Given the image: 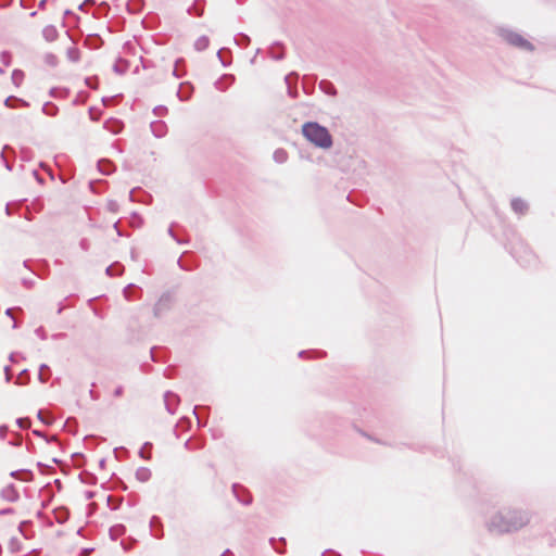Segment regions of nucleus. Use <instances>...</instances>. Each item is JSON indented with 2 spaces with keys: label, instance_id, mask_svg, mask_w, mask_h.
I'll use <instances>...</instances> for the list:
<instances>
[{
  "label": "nucleus",
  "instance_id": "obj_1",
  "mask_svg": "<svg viewBox=\"0 0 556 556\" xmlns=\"http://www.w3.org/2000/svg\"><path fill=\"white\" fill-rule=\"evenodd\" d=\"M529 521L530 516L527 511L508 509L494 516L491 527L498 532H509L525 527Z\"/></svg>",
  "mask_w": 556,
  "mask_h": 556
},
{
  "label": "nucleus",
  "instance_id": "obj_2",
  "mask_svg": "<svg viewBox=\"0 0 556 556\" xmlns=\"http://www.w3.org/2000/svg\"><path fill=\"white\" fill-rule=\"evenodd\" d=\"M302 132L309 142L319 148L328 149L332 144V138L328 129L317 123H306Z\"/></svg>",
  "mask_w": 556,
  "mask_h": 556
},
{
  "label": "nucleus",
  "instance_id": "obj_3",
  "mask_svg": "<svg viewBox=\"0 0 556 556\" xmlns=\"http://www.w3.org/2000/svg\"><path fill=\"white\" fill-rule=\"evenodd\" d=\"M508 41H509V43H511L516 47H520L523 49H532L531 43L529 41H527L526 39H523L520 35H517V34L509 35Z\"/></svg>",
  "mask_w": 556,
  "mask_h": 556
},
{
  "label": "nucleus",
  "instance_id": "obj_4",
  "mask_svg": "<svg viewBox=\"0 0 556 556\" xmlns=\"http://www.w3.org/2000/svg\"><path fill=\"white\" fill-rule=\"evenodd\" d=\"M123 394H124V388H123V386H119V384H114L111 388V390L109 391V395L113 400H117V399L122 397Z\"/></svg>",
  "mask_w": 556,
  "mask_h": 556
},
{
  "label": "nucleus",
  "instance_id": "obj_5",
  "mask_svg": "<svg viewBox=\"0 0 556 556\" xmlns=\"http://www.w3.org/2000/svg\"><path fill=\"white\" fill-rule=\"evenodd\" d=\"M513 207L516 212L522 213L526 208V204L521 200H514Z\"/></svg>",
  "mask_w": 556,
  "mask_h": 556
},
{
  "label": "nucleus",
  "instance_id": "obj_6",
  "mask_svg": "<svg viewBox=\"0 0 556 556\" xmlns=\"http://www.w3.org/2000/svg\"><path fill=\"white\" fill-rule=\"evenodd\" d=\"M67 53H68V58H70L71 61L75 62V61H77L79 59V52L75 48L68 49Z\"/></svg>",
  "mask_w": 556,
  "mask_h": 556
},
{
  "label": "nucleus",
  "instance_id": "obj_7",
  "mask_svg": "<svg viewBox=\"0 0 556 556\" xmlns=\"http://www.w3.org/2000/svg\"><path fill=\"white\" fill-rule=\"evenodd\" d=\"M1 61L4 66H9L11 63V55L8 52L1 53Z\"/></svg>",
  "mask_w": 556,
  "mask_h": 556
}]
</instances>
